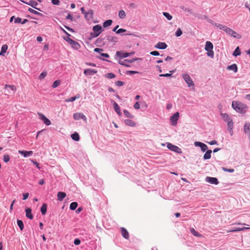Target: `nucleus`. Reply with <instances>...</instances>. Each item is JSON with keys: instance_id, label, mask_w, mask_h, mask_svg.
<instances>
[{"instance_id": "obj_1", "label": "nucleus", "mask_w": 250, "mask_h": 250, "mask_svg": "<svg viewBox=\"0 0 250 250\" xmlns=\"http://www.w3.org/2000/svg\"><path fill=\"white\" fill-rule=\"evenodd\" d=\"M232 106L234 110L241 114H245L248 109L246 104L239 102H232Z\"/></svg>"}, {"instance_id": "obj_2", "label": "nucleus", "mask_w": 250, "mask_h": 250, "mask_svg": "<svg viewBox=\"0 0 250 250\" xmlns=\"http://www.w3.org/2000/svg\"><path fill=\"white\" fill-rule=\"evenodd\" d=\"M213 45L212 42L207 41L206 42L205 49L207 51V55L211 58L214 57V52L213 51Z\"/></svg>"}, {"instance_id": "obj_3", "label": "nucleus", "mask_w": 250, "mask_h": 250, "mask_svg": "<svg viewBox=\"0 0 250 250\" xmlns=\"http://www.w3.org/2000/svg\"><path fill=\"white\" fill-rule=\"evenodd\" d=\"M92 30L93 32L90 33V36L92 38L97 37L103 31L102 26L99 24L94 26Z\"/></svg>"}, {"instance_id": "obj_4", "label": "nucleus", "mask_w": 250, "mask_h": 250, "mask_svg": "<svg viewBox=\"0 0 250 250\" xmlns=\"http://www.w3.org/2000/svg\"><path fill=\"white\" fill-rule=\"evenodd\" d=\"M225 32L229 35L230 36L238 39H240L242 38V36L241 35L238 34L235 31H233L231 29L227 27Z\"/></svg>"}, {"instance_id": "obj_5", "label": "nucleus", "mask_w": 250, "mask_h": 250, "mask_svg": "<svg viewBox=\"0 0 250 250\" xmlns=\"http://www.w3.org/2000/svg\"><path fill=\"white\" fill-rule=\"evenodd\" d=\"M182 78L185 80L186 83H187L188 87L194 86V83L189 76V75L188 74H182Z\"/></svg>"}, {"instance_id": "obj_6", "label": "nucleus", "mask_w": 250, "mask_h": 250, "mask_svg": "<svg viewBox=\"0 0 250 250\" xmlns=\"http://www.w3.org/2000/svg\"><path fill=\"white\" fill-rule=\"evenodd\" d=\"M167 147L170 150L176 152L178 154H181L182 153L181 149L178 146L172 145L170 143H167Z\"/></svg>"}, {"instance_id": "obj_7", "label": "nucleus", "mask_w": 250, "mask_h": 250, "mask_svg": "<svg viewBox=\"0 0 250 250\" xmlns=\"http://www.w3.org/2000/svg\"><path fill=\"white\" fill-rule=\"evenodd\" d=\"M141 60V59L139 58H134V59H132L131 60L125 59L123 61L119 60L118 62L121 65L125 66L126 67H130V65L127 64L126 62L132 63V62H133L137 60Z\"/></svg>"}, {"instance_id": "obj_8", "label": "nucleus", "mask_w": 250, "mask_h": 250, "mask_svg": "<svg viewBox=\"0 0 250 250\" xmlns=\"http://www.w3.org/2000/svg\"><path fill=\"white\" fill-rule=\"evenodd\" d=\"M179 117V113L176 112L170 118V121L172 125H176L177 123V121Z\"/></svg>"}, {"instance_id": "obj_9", "label": "nucleus", "mask_w": 250, "mask_h": 250, "mask_svg": "<svg viewBox=\"0 0 250 250\" xmlns=\"http://www.w3.org/2000/svg\"><path fill=\"white\" fill-rule=\"evenodd\" d=\"M194 145L196 146H199L201 148V150L203 151V152H205L206 151H207V150H208V146L202 143V142H195L194 143Z\"/></svg>"}, {"instance_id": "obj_10", "label": "nucleus", "mask_w": 250, "mask_h": 250, "mask_svg": "<svg viewBox=\"0 0 250 250\" xmlns=\"http://www.w3.org/2000/svg\"><path fill=\"white\" fill-rule=\"evenodd\" d=\"M38 115L40 117V119L42 120L44 124H45L46 125H51V121L47 119L43 114L41 113H38Z\"/></svg>"}, {"instance_id": "obj_11", "label": "nucleus", "mask_w": 250, "mask_h": 250, "mask_svg": "<svg viewBox=\"0 0 250 250\" xmlns=\"http://www.w3.org/2000/svg\"><path fill=\"white\" fill-rule=\"evenodd\" d=\"M206 181L211 184L217 185L219 181L217 178L207 176L206 178Z\"/></svg>"}, {"instance_id": "obj_12", "label": "nucleus", "mask_w": 250, "mask_h": 250, "mask_svg": "<svg viewBox=\"0 0 250 250\" xmlns=\"http://www.w3.org/2000/svg\"><path fill=\"white\" fill-rule=\"evenodd\" d=\"M73 118L76 120H79L81 119L84 120H86L85 116L82 113H76L73 114Z\"/></svg>"}, {"instance_id": "obj_13", "label": "nucleus", "mask_w": 250, "mask_h": 250, "mask_svg": "<svg viewBox=\"0 0 250 250\" xmlns=\"http://www.w3.org/2000/svg\"><path fill=\"white\" fill-rule=\"evenodd\" d=\"M112 102H113V105L114 110L119 116H121L122 113L121 112L119 105L115 101H112Z\"/></svg>"}, {"instance_id": "obj_14", "label": "nucleus", "mask_w": 250, "mask_h": 250, "mask_svg": "<svg viewBox=\"0 0 250 250\" xmlns=\"http://www.w3.org/2000/svg\"><path fill=\"white\" fill-rule=\"evenodd\" d=\"M96 73H97V70H96L95 69H91V68L85 69L84 70V71H83V73L85 75L92 76V75H93L94 74H96Z\"/></svg>"}, {"instance_id": "obj_15", "label": "nucleus", "mask_w": 250, "mask_h": 250, "mask_svg": "<svg viewBox=\"0 0 250 250\" xmlns=\"http://www.w3.org/2000/svg\"><path fill=\"white\" fill-rule=\"evenodd\" d=\"M250 124L249 123H246L244 125V131L245 134H247L249 138H250Z\"/></svg>"}, {"instance_id": "obj_16", "label": "nucleus", "mask_w": 250, "mask_h": 250, "mask_svg": "<svg viewBox=\"0 0 250 250\" xmlns=\"http://www.w3.org/2000/svg\"><path fill=\"white\" fill-rule=\"evenodd\" d=\"M18 152L24 157H29L33 153L32 151L19 150Z\"/></svg>"}, {"instance_id": "obj_17", "label": "nucleus", "mask_w": 250, "mask_h": 250, "mask_svg": "<svg viewBox=\"0 0 250 250\" xmlns=\"http://www.w3.org/2000/svg\"><path fill=\"white\" fill-rule=\"evenodd\" d=\"M117 56L120 58H125L129 56V54L127 52H124L123 51H117L116 53Z\"/></svg>"}, {"instance_id": "obj_18", "label": "nucleus", "mask_w": 250, "mask_h": 250, "mask_svg": "<svg viewBox=\"0 0 250 250\" xmlns=\"http://www.w3.org/2000/svg\"><path fill=\"white\" fill-rule=\"evenodd\" d=\"M167 47V44L165 42H159L155 45V48L160 49H165Z\"/></svg>"}, {"instance_id": "obj_19", "label": "nucleus", "mask_w": 250, "mask_h": 250, "mask_svg": "<svg viewBox=\"0 0 250 250\" xmlns=\"http://www.w3.org/2000/svg\"><path fill=\"white\" fill-rule=\"evenodd\" d=\"M121 232L122 234V235L124 238H125L126 239H128L129 238V233L127 230L125 229V228H121Z\"/></svg>"}, {"instance_id": "obj_20", "label": "nucleus", "mask_w": 250, "mask_h": 250, "mask_svg": "<svg viewBox=\"0 0 250 250\" xmlns=\"http://www.w3.org/2000/svg\"><path fill=\"white\" fill-rule=\"evenodd\" d=\"M26 217L29 219L33 218V215L32 214V209L30 208H27L25 209Z\"/></svg>"}, {"instance_id": "obj_21", "label": "nucleus", "mask_w": 250, "mask_h": 250, "mask_svg": "<svg viewBox=\"0 0 250 250\" xmlns=\"http://www.w3.org/2000/svg\"><path fill=\"white\" fill-rule=\"evenodd\" d=\"M70 44L71 45V47L73 48L76 50H78L81 47L80 44L78 42L74 40H72V42H70Z\"/></svg>"}, {"instance_id": "obj_22", "label": "nucleus", "mask_w": 250, "mask_h": 250, "mask_svg": "<svg viewBox=\"0 0 250 250\" xmlns=\"http://www.w3.org/2000/svg\"><path fill=\"white\" fill-rule=\"evenodd\" d=\"M66 194L64 192L59 191L57 194L58 200L60 201H62L66 197Z\"/></svg>"}, {"instance_id": "obj_23", "label": "nucleus", "mask_w": 250, "mask_h": 250, "mask_svg": "<svg viewBox=\"0 0 250 250\" xmlns=\"http://www.w3.org/2000/svg\"><path fill=\"white\" fill-rule=\"evenodd\" d=\"M27 4L29 5H30L31 6H32L33 8L39 10V11H41L40 9L38 8H37V6L38 5V3L35 1V0H30L28 2H27Z\"/></svg>"}, {"instance_id": "obj_24", "label": "nucleus", "mask_w": 250, "mask_h": 250, "mask_svg": "<svg viewBox=\"0 0 250 250\" xmlns=\"http://www.w3.org/2000/svg\"><path fill=\"white\" fill-rule=\"evenodd\" d=\"M104 39H102L101 38H98L95 42L96 45L97 46H101L102 45H104L105 43L104 42Z\"/></svg>"}, {"instance_id": "obj_25", "label": "nucleus", "mask_w": 250, "mask_h": 250, "mask_svg": "<svg viewBox=\"0 0 250 250\" xmlns=\"http://www.w3.org/2000/svg\"><path fill=\"white\" fill-rule=\"evenodd\" d=\"M221 116L225 122H229V121L232 120L229 116L227 113H221Z\"/></svg>"}, {"instance_id": "obj_26", "label": "nucleus", "mask_w": 250, "mask_h": 250, "mask_svg": "<svg viewBox=\"0 0 250 250\" xmlns=\"http://www.w3.org/2000/svg\"><path fill=\"white\" fill-rule=\"evenodd\" d=\"M211 24L215 26L216 27L219 28L220 29L223 30L224 31H225L226 27H227V26L223 25L221 24L216 23L214 21H213V23H211Z\"/></svg>"}, {"instance_id": "obj_27", "label": "nucleus", "mask_w": 250, "mask_h": 250, "mask_svg": "<svg viewBox=\"0 0 250 250\" xmlns=\"http://www.w3.org/2000/svg\"><path fill=\"white\" fill-rule=\"evenodd\" d=\"M106 38L107 40L109 42L116 43V42H117V41H118L117 38L116 37H113V36L108 35V36H107L106 37Z\"/></svg>"}, {"instance_id": "obj_28", "label": "nucleus", "mask_w": 250, "mask_h": 250, "mask_svg": "<svg viewBox=\"0 0 250 250\" xmlns=\"http://www.w3.org/2000/svg\"><path fill=\"white\" fill-rule=\"evenodd\" d=\"M250 228H246V227H243V228H235L233 229L229 230L228 231V232H236V231H243L245 229H250Z\"/></svg>"}, {"instance_id": "obj_29", "label": "nucleus", "mask_w": 250, "mask_h": 250, "mask_svg": "<svg viewBox=\"0 0 250 250\" xmlns=\"http://www.w3.org/2000/svg\"><path fill=\"white\" fill-rule=\"evenodd\" d=\"M125 123L129 126H135L136 125V123L130 119H126L125 120Z\"/></svg>"}, {"instance_id": "obj_30", "label": "nucleus", "mask_w": 250, "mask_h": 250, "mask_svg": "<svg viewBox=\"0 0 250 250\" xmlns=\"http://www.w3.org/2000/svg\"><path fill=\"white\" fill-rule=\"evenodd\" d=\"M47 204L45 203H43L42 205V206L41 208V212L42 214V215H44L46 214L47 211Z\"/></svg>"}, {"instance_id": "obj_31", "label": "nucleus", "mask_w": 250, "mask_h": 250, "mask_svg": "<svg viewBox=\"0 0 250 250\" xmlns=\"http://www.w3.org/2000/svg\"><path fill=\"white\" fill-rule=\"evenodd\" d=\"M211 150H207L205 154L204 155L203 158L205 160L209 159L211 158Z\"/></svg>"}, {"instance_id": "obj_32", "label": "nucleus", "mask_w": 250, "mask_h": 250, "mask_svg": "<svg viewBox=\"0 0 250 250\" xmlns=\"http://www.w3.org/2000/svg\"><path fill=\"white\" fill-rule=\"evenodd\" d=\"M71 138L75 141H79L80 140V136L78 133L75 132L71 135Z\"/></svg>"}, {"instance_id": "obj_33", "label": "nucleus", "mask_w": 250, "mask_h": 250, "mask_svg": "<svg viewBox=\"0 0 250 250\" xmlns=\"http://www.w3.org/2000/svg\"><path fill=\"white\" fill-rule=\"evenodd\" d=\"M227 69L232 70L234 72H236L237 71V66L236 64H232L230 65H229L227 67Z\"/></svg>"}, {"instance_id": "obj_34", "label": "nucleus", "mask_w": 250, "mask_h": 250, "mask_svg": "<svg viewBox=\"0 0 250 250\" xmlns=\"http://www.w3.org/2000/svg\"><path fill=\"white\" fill-rule=\"evenodd\" d=\"M8 49V46L6 44H3L1 49V51L0 52V56H4V54L6 53V50Z\"/></svg>"}, {"instance_id": "obj_35", "label": "nucleus", "mask_w": 250, "mask_h": 250, "mask_svg": "<svg viewBox=\"0 0 250 250\" xmlns=\"http://www.w3.org/2000/svg\"><path fill=\"white\" fill-rule=\"evenodd\" d=\"M228 130L229 131V132H232V128L233 127V123L232 120L229 121V122H228Z\"/></svg>"}, {"instance_id": "obj_36", "label": "nucleus", "mask_w": 250, "mask_h": 250, "mask_svg": "<svg viewBox=\"0 0 250 250\" xmlns=\"http://www.w3.org/2000/svg\"><path fill=\"white\" fill-rule=\"evenodd\" d=\"M198 18L200 19H205L207 20L208 22L211 23H213V21L210 19L206 15H200Z\"/></svg>"}, {"instance_id": "obj_37", "label": "nucleus", "mask_w": 250, "mask_h": 250, "mask_svg": "<svg viewBox=\"0 0 250 250\" xmlns=\"http://www.w3.org/2000/svg\"><path fill=\"white\" fill-rule=\"evenodd\" d=\"M80 96L79 94H77L74 97H70L67 99H66L65 100L66 102H73L75 100H76V99H79L80 98Z\"/></svg>"}, {"instance_id": "obj_38", "label": "nucleus", "mask_w": 250, "mask_h": 250, "mask_svg": "<svg viewBox=\"0 0 250 250\" xmlns=\"http://www.w3.org/2000/svg\"><path fill=\"white\" fill-rule=\"evenodd\" d=\"M28 10L30 13H32V14H34L35 15L40 16H42V17L43 16V15L42 13H40V12H38V11H36V10L31 8H29Z\"/></svg>"}, {"instance_id": "obj_39", "label": "nucleus", "mask_w": 250, "mask_h": 250, "mask_svg": "<svg viewBox=\"0 0 250 250\" xmlns=\"http://www.w3.org/2000/svg\"><path fill=\"white\" fill-rule=\"evenodd\" d=\"M86 13H87V18H88V20H90L93 18L94 11L92 9H90L88 11L86 12Z\"/></svg>"}, {"instance_id": "obj_40", "label": "nucleus", "mask_w": 250, "mask_h": 250, "mask_svg": "<svg viewBox=\"0 0 250 250\" xmlns=\"http://www.w3.org/2000/svg\"><path fill=\"white\" fill-rule=\"evenodd\" d=\"M78 207V203L76 202H73L71 203L70 205V209L72 210H74L76 209Z\"/></svg>"}, {"instance_id": "obj_41", "label": "nucleus", "mask_w": 250, "mask_h": 250, "mask_svg": "<svg viewBox=\"0 0 250 250\" xmlns=\"http://www.w3.org/2000/svg\"><path fill=\"white\" fill-rule=\"evenodd\" d=\"M112 22L113 21H112V20H108L105 21L103 23V26H104V27L105 28L106 27H108V26L111 25L112 23Z\"/></svg>"}, {"instance_id": "obj_42", "label": "nucleus", "mask_w": 250, "mask_h": 250, "mask_svg": "<svg viewBox=\"0 0 250 250\" xmlns=\"http://www.w3.org/2000/svg\"><path fill=\"white\" fill-rule=\"evenodd\" d=\"M241 54V51H240V49L239 48V46H237L236 49H235L234 51L233 52L232 55L235 56V57H236L238 55H240Z\"/></svg>"}, {"instance_id": "obj_43", "label": "nucleus", "mask_w": 250, "mask_h": 250, "mask_svg": "<svg viewBox=\"0 0 250 250\" xmlns=\"http://www.w3.org/2000/svg\"><path fill=\"white\" fill-rule=\"evenodd\" d=\"M17 225L20 228L21 230H22L24 228V225L23 222L21 220H17Z\"/></svg>"}, {"instance_id": "obj_44", "label": "nucleus", "mask_w": 250, "mask_h": 250, "mask_svg": "<svg viewBox=\"0 0 250 250\" xmlns=\"http://www.w3.org/2000/svg\"><path fill=\"white\" fill-rule=\"evenodd\" d=\"M124 114L125 116L128 118L133 119L134 116L131 115L129 111L126 109L124 110L123 111Z\"/></svg>"}, {"instance_id": "obj_45", "label": "nucleus", "mask_w": 250, "mask_h": 250, "mask_svg": "<svg viewBox=\"0 0 250 250\" xmlns=\"http://www.w3.org/2000/svg\"><path fill=\"white\" fill-rule=\"evenodd\" d=\"M190 232L195 236L200 237L201 236V234L197 232L193 228H191L190 229Z\"/></svg>"}, {"instance_id": "obj_46", "label": "nucleus", "mask_w": 250, "mask_h": 250, "mask_svg": "<svg viewBox=\"0 0 250 250\" xmlns=\"http://www.w3.org/2000/svg\"><path fill=\"white\" fill-rule=\"evenodd\" d=\"M170 73H166V74H162L159 75V77H171L172 74L174 73V70H171L169 71Z\"/></svg>"}, {"instance_id": "obj_47", "label": "nucleus", "mask_w": 250, "mask_h": 250, "mask_svg": "<svg viewBox=\"0 0 250 250\" xmlns=\"http://www.w3.org/2000/svg\"><path fill=\"white\" fill-rule=\"evenodd\" d=\"M119 17L122 19L125 18V13L123 10H121L119 12Z\"/></svg>"}, {"instance_id": "obj_48", "label": "nucleus", "mask_w": 250, "mask_h": 250, "mask_svg": "<svg viewBox=\"0 0 250 250\" xmlns=\"http://www.w3.org/2000/svg\"><path fill=\"white\" fill-rule=\"evenodd\" d=\"M105 77L107 79H113L115 78L116 75L113 73H108L105 74Z\"/></svg>"}, {"instance_id": "obj_49", "label": "nucleus", "mask_w": 250, "mask_h": 250, "mask_svg": "<svg viewBox=\"0 0 250 250\" xmlns=\"http://www.w3.org/2000/svg\"><path fill=\"white\" fill-rule=\"evenodd\" d=\"M61 83V81L59 80L54 81L52 84V87L56 88L58 87Z\"/></svg>"}, {"instance_id": "obj_50", "label": "nucleus", "mask_w": 250, "mask_h": 250, "mask_svg": "<svg viewBox=\"0 0 250 250\" xmlns=\"http://www.w3.org/2000/svg\"><path fill=\"white\" fill-rule=\"evenodd\" d=\"M163 15L169 21L172 18V16L167 12H163Z\"/></svg>"}, {"instance_id": "obj_51", "label": "nucleus", "mask_w": 250, "mask_h": 250, "mask_svg": "<svg viewBox=\"0 0 250 250\" xmlns=\"http://www.w3.org/2000/svg\"><path fill=\"white\" fill-rule=\"evenodd\" d=\"M47 75V72L46 71H43L39 76V79L41 80H42Z\"/></svg>"}, {"instance_id": "obj_52", "label": "nucleus", "mask_w": 250, "mask_h": 250, "mask_svg": "<svg viewBox=\"0 0 250 250\" xmlns=\"http://www.w3.org/2000/svg\"><path fill=\"white\" fill-rule=\"evenodd\" d=\"M183 32L180 28H178L175 32V36L177 37H180L182 35Z\"/></svg>"}, {"instance_id": "obj_53", "label": "nucleus", "mask_w": 250, "mask_h": 250, "mask_svg": "<svg viewBox=\"0 0 250 250\" xmlns=\"http://www.w3.org/2000/svg\"><path fill=\"white\" fill-rule=\"evenodd\" d=\"M3 160L4 162L7 163L10 160V156L7 154L4 155Z\"/></svg>"}, {"instance_id": "obj_54", "label": "nucleus", "mask_w": 250, "mask_h": 250, "mask_svg": "<svg viewBox=\"0 0 250 250\" xmlns=\"http://www.w3.org/2000/svg\"><path fill=\"white\" fill-rule=\"evenodd\" d=\"M8 87L10 88L13 91H16V87L13 85L6 84L5 86V88L6 89Z\"/></svg>"}, {"instance_id": "obj_55", "label": "nucleus", "mask_w": 250, "mask_h": 250, "mask_svg": "<svg viewBox=\"0 0 250 250\" xmlns=\"http://www.w3.org/2000/svg\"><path fill=\"white\" fill-rule=\"evenodd\" d=\"M125 73L127 75H132V74H137V73H139V72L138 71H136L128 70V71H126Z\"/></svg>"}, {"instance_id": "obj_56", "label": "nucleus", "mask_w": 250, "mask_h": 250, "mask_svg": "<svg viewBox=\"0 0 250 250\" xmlns=\"http://www.w3.org/2000/svg\"><path fill=\"white\" fill-rule=\"evenodd\" d=\"M81 11L82 12V13L84 15V17H85V18L86 19V20H88V18H87V13H86V11H85V10H84V7H81Z\"/></svg>"}, {"instance_id": "obj_57", "label": "nucleus", "mask_w": 250, "mask_h": 250, "mask_svg": "<svg viewBox=\"0 0 250 250\" xmlns=\"http://www.w3.org/2000/svg\"><path fill=\"white\" fill-rule=\"evenodd\" d=\"M222 169L224 171H226V172H234V169L233 168H229V169H228L226 167H222Z\"/></svg>"}, {"instance_id": "obj_58", "label": "nucleus", "mask_w": 250, "mask_h": 250, "mask_svg": "<svg viewBox=\"0 0 250 250\" xmlns=\"http://www.w3.org/2000/svg\"><path fill=\"white\" fill-rule=\"evenodd\" d=\"M126 31V30L123 28H120L118 29L117 31H116V33L118 34H120L123 33H125Z\"/></svg>"}, {"instance_id": "obj_59", "label": "nucleus", "mask_w": 250, "mask_h": 250, "mask_svg": "<svg viewBox=\"0 0 250 250\" xmlns=\"http://www.w3.org/2000/svg\"><path fill=\"white\" fill-rule=\"evenodd\" d=\"M115 84L117 86H122V85L125 84V83L124 82H122V81H118L115 82Z\"/></svg>"}, {"instance_id": "obj_60", "label": "nucleus", "mask_w": 250, "mask_h": 250, "mask_svg": "<svg viewBox=\"0 0 250 250\" xmlns=\"http://www.w3.org/2000/svg\"><path fill=\"white\" fill-rule=\"evenodd\" d=\"M14 22L16 23H21V19L20 17H17V18L15 17Z\"/></svg>"}, {"instance_id": "obj_61", "label": "nucleus", "mask_w": 250, "mask_h": 250, "mask_svg": "<svg viewBox=\"0 0 250 250\" xmlns=\"http://www.w3.org/2000/svg\"><path fill=\"white\" fill-rule=\"evenodd\" d=\"M51 2L53 4L56 5H59L60 3L59 0H51Z\"/></svg>"}, {"instance_id": "obj_62", "label": "nucleus", "mask_w": 250, "mask_h": 250, "mask_svg": "<svg viewBox=\"0 0 250 250\" xmlns=\"http://www.w3.org/2000/svg\"><path fill=\"white\" fill-rule=\"evenodd\" d=\"M150 54L153 56H159L160 55L159 52L157 51H153L150 52Z\"/></svg>"}, {"instance_id": "obj_63", "label": "nucleus", "mask_w": 250, "mask_h": 250, "mask_svg": "<svg viewBox=\"0 0 250 250\" xmlns=\"http://www.w3.org/2000/svg\"><path fill=\"white\" fill-rule=\"evenodd\" d=\"M81 243V240L79 238H76L74 241V244L75 245H79Z\"/></svg>"}, {"instance_id": "obj_64", "label": "nucleus", "mask_w": 250, "mask_h": 250, "mask_svg": "<svg viewBox=\"0 0 250 250\" xmlns=\"http://www.w3.org/2000/svg\"><path fill=\"white\" fill-rule=\"evenodd\" d=\"M70 36H68L66 37H64V39L67 42H68L69 44L71 42H72V40L71 39H70L69 38Z\"/></svg>"}]
</instances>
